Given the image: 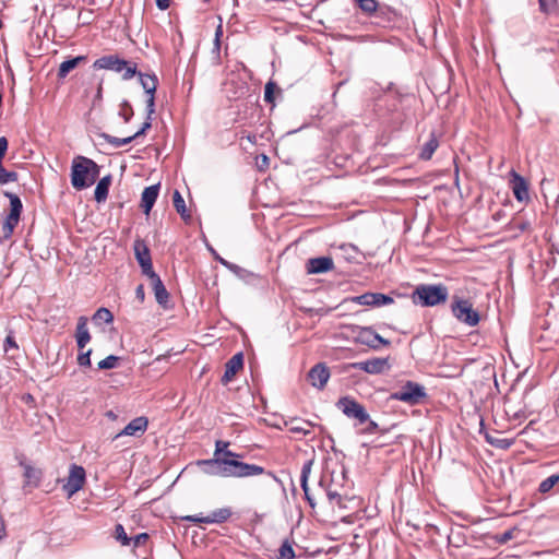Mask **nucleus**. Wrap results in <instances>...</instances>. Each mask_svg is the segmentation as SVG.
Here are the masks:
<instances>
[{
    "label": "nucleus",
    "instance_id": "f257e3e1",
    "mask_svg": "<svg viewBox=\"0 0 559 559\" xmlns=\"http://www.w3.org/2000/svg\"><path fill=\"white\" fill-rule=\"evenodd\" d=\"M229 442L217 440L212 459L201 460L198 465L211 476L246 478L259 476L264 473V467L240 461L241 454L228 450Z\"/></svg>",
    "mask_w": 559,
    "mask_h": 559
},
{
    "label": "nucleus",
    "instance_id": "f03ea898",
    "mask_svg": "<svg viewBox=\"0 0 559 559\" xmlns=\"http://www.w3.org/2000/svg\"><path fill=\"white\" fill-rule=\"evenodd\" d=\"M416 97L403 88L386 86V129L399 131L409 121Z\"/></svg>",
    "mask_w": 559,
    "mask_h": 559
},
{
    "label": "nucleus",
    "instance_id": "7ed1b4c3",
    "mask_svg": "<svg viewBox=\"0 0 559 559\" xmlns=\"http://www.w3.org/2000/svg\"><path fill=\"white\" fill-rule=\"evenodd\" d=\"M448 288L442 284H420L413 292L412 299L415 305L433 307L447 301Z\"/></svg>",
    "mask_w": 559,
    "mask_h": 559
},
{
    "label": "nucleus",
    "instance_id": "20e7f679",
    "mask_svg": "<svg viewBox=\"0 0 559 559\" xmlns=\"http://www.w3.org/2000/svg\"><path fill=\"white\" fill-rule=\"evenodd\" d=\"M93 68L106 69L115 72L124 71L122 75L124 80H130L138 73L135 64L131 66L128 61L120 59L116 55H108L96 59L93 63Z\"/></svg>",
    "mask_w": 559,
    "mask_h": 559
},
{
    "label": "nucleus",
    "instance_id": "39448f33",
    "mask_svg": "<svg viewBox=\"0 0 559 559\" xmlns=\"http://www.w3.org/2000/svg\"><path fill=\"white\" fill-rule=\"evenodd\" d=\"M453 317L468 326H475L479 323L480 316L477 310L473 308L469 300L454 297L451 305Z\"/></svg>",
    "mask_w": 559,
    "mask_h": 559
},
{
    "label": "nucleus",
    "instance_id": "423d86ee",
    "mask_svg": "<svg viewBox=\"0 0 559 559\" xmlns=\"http://www.w3.org/2000/svg\"><path fill=\"white\" fill-rule=\"evenodd\" d=\"M4 195L10 200V213L2 224V239H10L14 228L20 222L23 204L19 195L12 192H5Z\"/></svg>",
    "mask_w": 559,
    "mask_h": 559
},
{
    "label": "nucleus",
    "instance_id": "0eeeda50",
    "mask_svg": "<svg viewBox=\"0 0 559 559\" xmlns=\"http://www.w3.org/2000/svg\"><path fill=\"white\" fill-rule=\"evenodd\" d=\"M352 336L356 342L370 348H379L384 345V338L370 326H352Z\"/></svg>",
    "mask_w": 559,
    "mask_h": 559
},
{
    "label": "nucleus",
    "instance_id": "6e6552de",
    "mask_svg": "<svg viewBox=\"0 0 559 559\" xmlns=\"http://www.w3.org/2000/svg\"><path fill=\"white\" fill-rule=\"evenodd\" d=\"M82 159H86V157L81 155L74 157L71 166V185L76 190H83L91 186L88 168Z\"/></svg>",
    "mask_w": 559,
    "mask_h": 559
},
{
    "label": "nucleus",
    "instance_id": "1a4fd4ad",
    "mask_svg": "<svg viewBox=\"0 0 559 559\" xmlns=\"http://www.w3.org/2000/svg\"><path fill=\"white\" fill-rule=\"evenodd\" d=\"M337 407L344 413V415L348 418L357 419L359 424H365L369 419V415L365 407L352 397L346 396L340 399Z\"/></svg>",
    "mask_w": 559,
    "mask_h": 559
},
{
    "label": "nucleus",
    "instance_id": "9d476101",
    "mask_svg": "<svg viewBox=\"0 0 559 559\" xmlns=\"http://www.w3.org/2000/svg\"><path fill=\"white\" fill-rule=\"evenodd\" d=\"M85 479V469L80 465L71 464L69 468V476L63 485V490L69 498L83 488Z\"/></svg>",
    "mask_w": 559,
    "mask_h": 559
},
{
    "label": "nucleus",
    "instance_id": "9b49d317",
    "mask_svg": "<svg viewBox=\"0 0 559 559\" xmlns=\"http://www.w3.org/2000/svg\"><path fill=\"white\" fill-rule=\"evenodd\" d=\"M133 251L135 259L141 266L143 275H151L152 272H154V270L152 264L151 252L145 241L141 238L135 239L133 243Z\"/></svg>",
    "mask_w": 559,
    "mask_h": 559
},
{
    "label": "nucleus",
    "instance_id": "f8f14e48",
    "mask_svg": "<svg viewBox=\"0 0 559 559\" xmlns=\"http://www.w3.org/2000/svg\"><path fill=\"white\" fill-rule=\"evenodd\" d=\"M16 460L24 471V487L37 488L43 478V471L31 464L23 454L16 456Z\"/></svg>",
    "mask_w": 559,
    "mask_h": 559
},
{
    "label": "nucleus",
    "instance_id": "ddd939ff",
    "mask_svg": "<svg viewBox=\"0 0 559 559\" xmlns=\"http://www.w3.org/2000/svg\"><path fill=\"white\" fill-rule=\"evenodd\" d=\"M230 508H219L214 510L211 514L206 516L202 515H188L185 516L183 520L193 523H204V524H213V523H224L231 516Z\"/></svg>",
    "mask_w": 559,
    "mask_h": 559
},
{
    "label": "nucleus",
    "instance_id": "4468645a",
    "mask_svg": "<svg viewBox=\"0 0 559 559\" xmlns=\"http://www.w3.org/2000/svg\"><path fill=\"white\" fill-rule=\"evenodd\" d=\"M407 391L401 393H394L391 395L392 399L400 400L408 403L409 405H418L425 402L427 394L424 391V386H406Z\"/></svg>",
    "mask_w": 559,
    "mask_h": 559
},
{
    "label": "nucleus",
    "instance_id": "2eb2a0df",
    "mask_svg": "<svg viewBox=\"0 0 559 559\" xmlns=\"http://www.w3.org/2000/svg\"><path fill=\"white\" fill-rule=\"evenodd\" d=\"M510 177V185L515 199L519 202H527L530 200L528 185L524 177L519 175L515 170H511Z\"/></svg>",
    "mask_w": 559,
    "mask_h": 559
},
{
    "label": "nucleus",
    "instance_id": "dca6fc26",
    "mask_svg": "<svg viewBox=\"0 0 559 559\" xmlns=\"http://www.w3.org/2000/svg\"><path fill=\"white\" fill-rule=\"evenodd\" d=\"M148 420L144 416L132 419L119 433L114 437L118 439L122 436H139L143 435L147 429Z\"/></svg>",
    "mask_w": 559,
    "mask_h": 559
},
{
    "label": "nucleus",
    "instance_id": "f3484780",
    "mask_svg": "<svg viewBox=\"0 0 559 559\" xmlns=\"http://www.w3.org/2000/svg\"><path fill=\"white\" fill-rule=\"evenodd\" d=\"M333 259L330 257L312 258L307 261L306 269L309 274H321L333 270Z\"/></svg>",
    "mask_w": 559,
    "mask_h": 559
},
{
    "label": "nucleus",
    "instance_id": "a211bd4d",
    "mask_svg": "<svg viewBox=\"0 0 559 559\" xmlns=\"http://www.w3.org/2000/svg\"><path fill=\"white\" fill-rule=\"evenodd\" d=\"M243 367V354H235L225 365V372L221 377V381L227 383L234 380L235 374Z\"/></svg>",
    "mask_w": 559,
    "mask_h": 559
},
{
    "label": "nucleus",
    "instance_id": "6ab92c4d",
    "mask_svg": "<svg viewBox=\"0 0 559 559\" xmlns=\"http://www.w3.org/2000/svg\"><path fill=\"white\" fill-rule=\"evenodd\" d=\"M147 277L151 281L156 301L160 306H165L169 300V294L165 285L163 284L159 275L156 274L155 272H152V274L148 275Z\"/></svg>",
    "mask_w": 559,
    "mask_h": 559
},
{
    "label": "nucleus",
    "instance_id": "aec40b11",
    "mask_svg": "<svg viewBox=\"0 0 559 559\" xmlns=\"http://www.w3.org/2000/svg\"><path fill=\"white\" fill-rule=\"evenodd\" d=\"M159 193V183L146 187L141 195V207L148 215Z\"/></svg>",
    "mask_w": 559,
    "mask_h": 559
},
{
    "label": "nucleus",
    "instance_id": "412c9836",
    "mask_svg": "<svg viewBox=\"0 0 559 559\" xmlns=\"http://www.w3.org/2000/svg\"><path fill=\"white\" fill-rule=\"evenodd\" d=\"M329 379L330 370L322 362L314 365L308 372V380L311 384H326Z\"/></svg>",
    "mask_w": 559,
    "mask_h": 559
},
{
    "label": "nucleus",
    "instance_id": "4be33fe9",
    "mask_svg": "<svg viewBox=\"0 0 559 559\" xmlns=\"http://www.w3.org/2000/svg\"><path fill=\"white\" fill-rule=\"evenodd\" d=\"M87 318L81 316L78 319L76 330H75V340L78 347L83 349L86 344L91 341V334L87 328Z\"/></svg>",
    "mask_w": 559,
    "mask_h": 559
},
{
    "label": "nucleus",
    "instance_id": "5701e85b",
    "mask_svg": "<svg viewBox=\"0 0 559 559\" xmlns=\"http://www.w3.org/2000/svg\"><path fill=\"white\" fill-rule=\"evenodd\" d=\"M311 467H312V461H307L302 465L301 474H300V486L304 490L305 498L308 501L309 506L311 508H314L316 501H314L313 497L310 495L309 487H308V478L311 473Z\"/></svg>",
    "mask_w": 559,
    "mask_h": 559
},
{
    "label": "nucleus",
    "instance_id": "b1692460",
    "mask_svg": "<svg viewBox=\"0 0 559 559\" xmlns=\"http://www.w3.org/2000/svg\"><path fill=\"white\" fill-rule=\"evenodd\" d=\"M352 367L358 368L368 373H381L384 370V358H373L370 360L353 364Z\"/></svg>",
    "mask_w": 559,
    "mask_h": 559
},
{
    "label": "nucleus",
    "instance_id": "393cba45",
    "mask_svg": "<svg viewBox=\"0 0 559 559\" xmlns=\"http://www.w3.org/2000/svg\"><path fill=\"white\" fill-rule=\"evenodd\" d=\"M353 301L362 306H382L384 305V294L365 293L353 298Z\"/></svg>",
    "mask_w": 559,
    "mask_h": 559
},
{
    "label": "nucleus",
    "instance_id": "a878e982",
    "mask_svg": "<svg viewBox=\"0 0 559 559\" xmlns=\"http://www.w3.org/2000/svg\"><path fill=\"white\" fill-rule=\"evenodd\" d=\"M110 183L111 175H107L98 181L94 191V198L96 202L102 203L106 201Z\"/></svg>",
    "mask_w": 559,
    "mask_h": 559
},
{
    "label": "nucleus",
    "instance_id": "bb28decb",
    "mask_svg": "<svg viewBox=\"0 0 559 559\" xmlns=\"http://www.w3.org/2000/svg\"><path fill=\"white\" fill-rule=\"evenodd\" d=\"M438 146L439 141L436 134L432 132L430 133L428 141L421 146V150L418 155L419 158L423 160H429L432 157L436 150L438 148Z\"/></svg>",
    "mask_w": 559,
    "mask_h": 559
},
{
    "label": "nucleus",
    "instance_id": "cd10ccee",
    "mask_svg": "<svg viewBox=\"0 0 559 559\" xmlns=\"http://www.w3.org/2000/svg\"><path fill=\"white\" fill-rule=\"evenodd\" d=\"M86 56H78L75 58L64 60L59 66L58 78L64 79L70 71L75 69L81 62L86 61Z\"/></svg>",
    "mask_w": 559,
    "mask_h": 559
},
{
    "label": "nucleus",
    "instance_id": "c85d7f7f",
    "mask_svg": "<svg viewBox=\"0 0 559 559\" xmlns=\"http://www.w3.org/2000/svg\"><path fill=\"white\" fill-rule=\"evenodd\" d=\"M286 426H288L290 432L309 435V428L312 427V424L308 420L292 418L289 421L286 423Z\"/></svg>",
    "mask_w": 559,
    "mask_h": 559
},
{
    "label": "nucleus",
    "instance_id": "c756f323",
    "mask_svg": "<svg viewBox=\"0 0 559 559\" xmlns=\"http://www.w3.org/2000/svg\"><path fill=\"white\" fill-rule=\"evenodd\" d=\"M98 138L105 140L108 144H110L114 148H119L122 145L131 143L133 140H135L134 134L127 136V138H117L114 135H110L106 132L98 133Z\"/></svg>",
    "mask_w": 559,
    "mask_h": 559
},
{
    "label": "nucleus",
    "instance_id": "7c9ffc66",
    "mask_svg": "<svg viewBox=\"0 0 559 559\" xmlns=\"http://www.w3.org/2000/svg\"><path fill=\"white\" fill-rule=\"evenodd\" d=\"M484 436H485L486 441L490 445H492L497 449L508 450L514 443L513 439L499 438V437H496L487 431H484Z\"/></svg>",
    "mask_w": 559,
    "mask_h": 559
},
{
    "label": "nucleus",
    "instance_id": "2f4dec72",
    "mask_svg": "<svg viewBox=\"0 0 559 559\" xmlns=\"http://www.w3.org/2000/svg\"><path fill=\"white\" fill-rule=\"evenodd\" d=\"M140 78V83L145 91L146 94H152L156 92L158 80L155 74H143L141 72L138 73Z\"/></svg>",
    "mask_w": 559,
    "mask_h": 559
},
{
    "label": "nucleus",
    "instance_id": "473e14b6",
    "mask_svg": "<svg viewBox=\"0 0 559 559\" xmlns=\"http://www.w3.org/2000/svg\"><path fill=\"white\" fill-rule=\"evenodd\" d=\"M389 23H392L391 27H403L407 24V20L405 16H403L402 12H396L395 10H391L386 5V25Z\"/></svg>",
    "mask_w": 559,
    "mask_h": 559
},
{
    "label": "nucleus",
    "instance_id": "72a5a7b5",
    "mask_svg": "<svg viewBox=\"0 0 559 559\" xmlns=\"http://www.w3.org/2000/svg\"><path fill=\"white\" fill-rule=\"evenodd\" d=\"M173 202L176 211L180 214L183 221L191 218V215L187 212L185 200L178 190L174 192Z\"/></svg>",
    "mask_w": 559,
    "mask_h": 559
},
{
    "label": "nucleus",
    "instance_id": "f704fd0d",
    "mask_svg": "<svg viewBox=\"0 0 559 559\" xmlns=\"http://www.w3.org/2000/svg\"><path fill=\"white\" fill-rule=\"evenodd\" d=\"M92 320L95 324H102L103 322L111 323L114 321V316L107 308L102 307L96 310Z\"/></svg>",
    "mask_w": 559,
    "mask_h": 559
},
{
    "label": "nucleus",
    "instance_id": "c9c22d12",
    "mask_svg": "<svg viewBox=\"0 0 559 559\" xmlns=\"http://www.w3.org/2000/svg\"><path fill=\"white\" fill-rule=\"evenodd\" d=\"M296 555L293 549V543L285 539L278 549L280 559H295Z\"/></svg>",
    "mask_w": 559,
    "mask_h": 559
},
{
    "label": "nucleus",
    "instance_id": "e433bc0d",
    "mask_svg": "<svg viewBox=\"0 0 559 559\" xmlns=\"http://www.w3.org/2000/svg\"><path fill=\"white\" fill-rule=\"evenodd\" d=\"M83 164L87 165L91 186L96 181L99 176L100 167L91 158L86 157V159H82Z\"/></svg>",
    "mask_w": 559,
    "mask_h": 559
},
{
    "label": "nucleus",
    "instance_id": "4c0bfd02",
    "mask_svg": "<svg viewBox=\"0 0 559 559\" xmlns=\"http://www.w3.org/2000/svg\"><path fill=\"white\" fill-rule=\"evenodd\" d=\"M19 175L15 171L7 170L0 163V185L17 181Z\"/></svg>",
    "mask_w": 559,
    "mask_h": 559
},
{
    "label": "nucleus",
    "instance_id": "58836bf2",
    "mask_svg": "<svg viewBox=\"0 0 559 559\" xmlns=\"http://www.w3.org/2000/svg\"><path fill=\"white\" fill-rule=\"evenodd\" d=\"M559 481V474L551 475L544 479L538 487L539 492L546 493Z\"/></svg>",
    "mask_w": 559,
    "mask_h": 559
},
{
    "label": "nucleus",
    "instance_id": "ea45409f",
    "mask_svg": "<svg viewBox=\"0 0 559 559\" xmlns=\"http://www.w3.org/2000/svg\"><path fill=\"white\" fill-rule=\"evenodd\" d=\"M133 115H134V111H133L132 106L130 105V103L128 100L124 99L120 104L119 116L123 119V121L126 123H128L132 119Z\"/></svg>",
    "mask_w": 559,
    "mask_h": 559
},
{
    "label": "nucleus",
    "instance_id": "a19ab883",
    "mask_svg": "<svg viewBox=\"0 0 559 559\" xmlns=\"http://www.w3.org/2000/svg\"><path fill=\"white\" fill-rule=\"evenodd\" d=\"M121 360V357L109 355L98 362V369H112L116 368Z\"/></svg>",
    "mask_w": 559,
    "mask_h": 559
},
{
    "label": "nucleus",
    "instance_id": "79ce46f5",
    "mask_svg": "<svg viewBox=\"0 0 559 559\" xmlns=\"http://www.w3.org/2000/svg\"><path fill=\"white\" fill-rule=\"evenodd\" d=\"M116 539L123 546L131 545V538L128 537L124 527L121 524L116 525Z\"/></svg>",
    "mask_w": 559,
    "mask_h": 559
},
{
    "label": "nucleus",
    "instance_id": "37998d69",
    "mask_svg": "<svg viewBox=\"0 0 559 559\" xmlns=\"http://www.w3.org/2000/svg\"><path fill=\"white\" fill-rule=\"evenodd\" d=\"M359 8L366 13H372L377 10L378 3L376 0H358Z\"/></svg>",
    "mask_w": 559,
    "mask_h": 559
},
{
    "label": "nucleus",
    "instance_id": "c03bdc74",
    "mask_svg": "<svg viewBox=\"0 0 559 559\" xmlns=\"http://www.w3.org/2000/svg\"><path fill=\"white\" fill-rule=\"evenodd\" d=\"M3 349L8 354L11 349H19L14 334L10 331L4 340Z\"/></svg>",
    "mask_w": 559,
    "mask_h": 559
},
{
    "label": "nucleus",
    "instance_id": "a18cd8bd",
    "mask_svg": "<svg viewBox=\"0 0 559 559\" xmlns=\"http://www.w3.org/2000/svg\"><path fill=\"white\" fill-rule=\"evenodd\" d=\"M539 9L544 13H550L556 9L557 0H538Z\"/></svg>",
    "mask_w": 559,
    "mask_h": 559
},
{
    "label": "nucleus",
    "instance_id": "49530a36",
    "mask_svg": "<svg viewBox=\"0 0 559 559\" xmlns=\"http://www.w3.org/2000/svg\"><path fill=\"white\" fill-rule=\"evenodd\" d=\"M276 88V84L272 81L267 82L264 87V100L266 103H273L274 100V90Z\"/></svg>",
    "mask_w": 559,
    "mask_h": 559
},
{
    "label": "nucleus",
    "instance_id": "de8ad7c7",
    "mask_svg": "<svg viewBox=\"0 0 559 559\" xmlns=\"http://www.w3.org/2000/svg\"><path fill=\"white\" fill-rule=\"evenodd\" d=\"M326 496L331 503H334L340 508H345V506L343 504V498L337 491L330 489L328 490Z\"/></svg>",
    "mask_w": 559,
    "mask_h": 559
},
{
    "label": "nucleus",
    "instance_id": "09e8293b",
    "mask_svg": "<svg viewBox=\"0 0 559 559\" xmlns=\"http://www.w3.org/2000/svg\"><path fill=\"white\" fill-rule=\"evenodd\" d=\"M147 95L148 97L146 99V115L148 116V120H152V115L155 112V93Z\"/></svg>",
    "mask_w": 559,
    "mask_h": 559
},
{
    "label": "nucleus",
    "instance_id": "8fccbe9b",
    "mask_svg": "<svg viewBox=\"0 0 559 559\" xmlns=\"http://www.w3.org/2000/svg\"><path fill=\"white\" fill-rule=\"evenodd\" d=\"M147 539H148L147 533H140L136 536H134L133 538H131V544L133 545V547H139V546L144 545L147 542Z\"/></svg>",
    "mask_w": 559,
    "mask_h": 559
},
{
    "label": "nucleus",
    "instance_id": "3c124183",
    "mask_svg": "<svg viewBox=\"0 0 559 559\" xmlns=\"http://www.w3.org/2000/svg\"><path fill=\"white\" fill-rule=\"evenodd\" d=\"M91 353H92V350L88 349L87 352L79 355L78 362L80 366H90L91 365V358H90Z\"/></svg>",
    "mask_w": 559,
    "mask_h": 559
},
{
    "label": "nucleus",
    "instance_id": "603ef678",
    "mask_svg": "<svg viewBox=\"0 0 559 559\" xmlns=\"http://www.w3.org/2000/svg\"><path fill=\"white\" fill-rule=\"evenodd\" d=\"M151 127H152V122H151V120H148V116L146 115V120L142 124V128L134 133L135 139L143 135Z\"/></svg>",
    "mask_w": 559,
    "mask_h": 559
},
{
    "label": "nucleus",
    "instance_id": "864d4df0",
    "mask_svg": "<svg viewBox=\"0 0 559 559\" xmlns=\"http://www.w3.org/2000/svg\"><path fill=\"white\" fill-rule=\"evenodd\" d=\"M8 151V140L5 136L0 138V163H2V159Z\"/></svg>",
    "mask_w": 559,
    "mask_h": 559
},
{
    "label": "nucleus",
    "instance_id": "5fc2aeb1",
    "mask_svg": "<svg viewBox=\"0 0 559 559\" xmlns=\"http://www.w3.org/2000/svg\"><path fill=\"white\" fill-rule=\"evenodd\" d=\"M135 298L140 302H143L145 299V290H144V286L142 284L138 285V287L135 288Z\"/></svg>",
    "mask_w": 559,
    "mask_h": 559
},
{
    "label": "nucleus",
    "instance_id": "6e6d98bb",
    "mask_svg": "<svg viewBox=\"0 0 559 559\" xmlns=\"http://www.w3.org/2000/svg\"><path fill=\"white\" fill-rule=\"evenodd\" d=\"M377 429L378 425L374 421L368 419V426L366 427L365 432L372 433Z\"/></svg>",
    "mask_w": 559,
    "mask_h": 559
},
{
    "label": "nucleus",
    "instance_id": "4d7b16f0",
    "mask_svg": "<svg viewBox=\"0 0 559 559\" xmlns=\"http://www.w3.org/2000/svg\"><path fill=\"white\" fill-rule=\"evenodd\" d=\"M155 2L159 10H166L169 8V0H155Z\"/></svg>",
    "mask_w": 559,
    "mask_h": 559
},
{
    "label": "nucleus",
    "instance_id": "13d9d810",
    "mask_svg": "<svg viewBox=\"0 0 559 559\" xmlns=\"http://www.w3.org/2000/svg\"><path fill=\"white\" fill-rule=\"evenodd\" d=\"M22 401H23V402H25L26 404L32 405V404H33V402H34V397H33V395H32V394L26 393V394H23V395H22Z\"/></svg>",
    "mask_w": 559,
    "mask_h": 559
},
{
    "label": "nucleus",
    "instance_id": "bf43d9fd",
    "mask_svg": "<svg viewBox=\"0 0 559 559\" xmlns=\"http://www.w3.org/2000/svg\"><path fill=\"white\" fill-rule=\"evenodd\" d=\"M228 265L229 266H226L228 270L233 271L234 273H238L239 271H241V267L238 266L237 264H234L231 262H228Z\"/></svg>",
    "mask_w": 559,
    "mask_h": 559
},
{
    "label": "nucleus",
    "instance_id": "052dcab7",
    "mask_svg": "<svg viewBox=\"0 0 559 559\" xmlns=\"http://www.w3.org/2000/svg\"><path fill=\"white\" fill-rule=\"evenodd\" d=\"M261 162H262V165L261 167H267L269 166V157L266 155H261Z\"/></svg>",
    "mask_w": 559,
    "mask_h": 559
},
{
    "label": "nucleus",
    "instance_id": "680f3d73",
    "mask_svg": "<svg viewBox=\"0 0 559 559\" xmlns=\"http://www.w3.org/2000/svg\"><path fill=\"white\" fill-rule=\"evenodd\" d=\"M219 49H221V38H215L214 39V50L219 52Z\"/></svg>",
    "mask_w": 559,
    "mask_h": 559
},
{
    "label": "nucleus",
    "instance_id": "e2e57ef3",
    "mask_svg": "<svg viewBox=\"0 0 559 559\" xmlns=\"http://www.w3.org/2000/svg\"><path fill=\"white\" fill-rule=\"evenodd\" d=\"M222 35H223V27H222V25H218L215 31V38H221Z\"/></svg>",
    "mask_w": 559,
    "mask_h": 559
},
{
    "label": "nucleus",
    "instance_id": "0e129e2a",
    "mask_svg": "<svg viewBox=\"0 0 559 559\" xmlns=\"http://www.w3.org/2000/svg\"><path fill=\"white\" fill-rule=\"evenodd\" d=\"M215 259L224 266H229L228 265V261H226L225 259L218 257V255H215Z\"/></svg>",
    "mask_w": 559,
    "mask_h": 559
},
{
    "label": "nucleus",
    "instance_id": "69168bd1",
    "mask_svg": "<svg viewBox=\"0 0 559 559\" xmlns=\"http://www.w3.org/2000/svg\"><path fill=\"white\" fill-rule=\"evenodd\" d=\"M102 84L98 85L97 93L95 99H102Z\"/></svg>",
    "mask_w": 559,
    "mask_h": 559
},
{
    "label": "nucleus",
    "instance_id": "338daca9",
    "mask_svg": "<svg viewBox=\"0 0 559 559\" xmlns=\"http://www.w3.org/2000/svg\"><path fill=\"white\" fill-rule=\"evenodd\" d=\"M106 416H107V417H109V418H111V419H115V418H116V415L114 414V412H112V411L107 412V413H106Z\"/></svg>",
    "mask_w": 559,
    "mask_h": 559
},
{
    "label": "nucleus",
    "instance_id": "774afa93",
    "mask_svg": "<svg viewBox=\"0 0 559 559\" xmlns=\"http://www.w3.org/2000/svg\"><path fill=\"white\" fill-rule=\"evenodd\" d=\"M246 138H247V140H248L249 142H251V143H254V142H255V135H250V134H249V135H247Z\"/></svg>",
    "mask_w": 559,
    "mask_h": 559
}]
</instances>
